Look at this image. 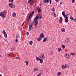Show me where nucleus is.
Instances as JSON below:
<instances>
[{
	"label": "nucleus",
	"mask_w": 76,
	"mask_h": 76,
	"mask_svg": "<svg viewBox=\"0 0 76 76\" xmlns=\"http://www.w3.org/2000/svg\"><path fill=\"white\" fill-rule=\"evenodd\" d=\"M36 60L37 61H39V58L37 57L36 58Z\"/></svg>",
	"instance_id": "nucleus-24"
},
{
	"label": "nucleus",
	"mask_w": 76,
	"mask_h": 76,
	"mask_svg": "<svg viewBox=\"0 0 76 76\" xmlns=\"http://www.w3.org/2000/svg\"><path fill=\"white\" fill-rule=\"evenodd\" d=\"M72 3H74L75 2V0H72Z\"/></svg>",
	"instance_id": "nucleus-35"
},
{
	"label": "nucleus",
	"mask_w": 76,
	"mask_h": 76,
	"mask_svg": "<svg viewBox=\"0 0 76 76\" xmlns=\"http://www.w3.org/2000/svg\"><path fill=\"white\" fill-rule=\"evenodd\" d=\"M39 60L42 59H43V57H42V56H39Z\"/></svg>",
	"instance_id": "nucleus-17"
},
{
	"label": "nucleus",
	"mask_w": 76,
	"mask_h": 76,
	"mask_svg": "<svg viewBox=\"0 0 76 76\" xmlns=\"http://www.w3.org/2000/svg\"><path fill=\"white\" fill-rule=\"evenodd\" d=\"M0 76H2V75H1L0 74Z\"/></svg>",
	"instance_id": "nucleus-53"
},
{
	"label": "nucleus",
	"mask_w": 76,
	"mask_h": 76,
	"mask_svg": "<svg viewBox=\"0 0 76 76\" xmlns=\"http://www.w3.org/2000/svg\"><path fill=\"white\" fill-rule=\"evenodd\" d=\"M71 55H72V56H75V53H71Z\"/></svg>",
	"instance_id": "nucleus-27"
},
{
	"label": "nucleus",
	"mask_w": 76,
	"mask_h": 76,
	"mask_svg": "<svg viewBox=\"0 0 76 76\" xmlns=\"http://www.w3.org/2000/svg\"><path fill=\"white\" fill-rule=\"evenodd\" d=\"M27 35H29V32H27Z\"/></svg>",
	"instance_id": "nucleus-46"
},
{
	"label": "nucleus",
	"mask_w": 76,
	"mask_h": 76,
	"mask_svg": "<svg viewBox=\"0 0 76 76\" xmlns=\"http://www.w3.org/2000/svg\"><path fill=\"white\" fill-rule=\"evenodd\" d=\"M61 31L62 32H65V29L64 28H62Z\"/></svg>",
	"instance_id": "nucleus-15"
},
{
	"label": "nucleus",
	"mask_w": 76,
	"mask_h": 76,
	"mask_svg": "<svg viewBox=\"0 0 76 76\" xmlns=\"http://www.w3.org/2000/svg\"><path fill=\"white\" fill-rule=\"evenodd\" d=\"M2 56H1V55H0V57H2Z\"/></svg>",
	"instance_id": "nucleus-50"
},
{
	"label": "nucleus",
	"mask_w": 76,
	"mask_h": 76,
	"mask_svg": "<svg viewBox=\"0 0 76 76\" xmlns=\"http://www.w3.org/2000/svg\"><path fill=\"white\" fill-rule=\"evenodd\" d=\"M25 23V22H24L23 24H22L21 26H23V25H24V24Z\"/></svg>",
	"instance_id": "nucleus-43"
},
{
	"label": "nucleus",
	"mask_w": 76,
	"mask_h": 76,
	"mask_svg": "<svg viewBox=\"0 0 76 76\" xmlns=\"http://www.w3.org/2000/svg\"><path fill=\"white\" fill-rule=\"evenodd\" d=\"M30 2L31 1V0H30Z\"/></svg>",
	"instance_id": "nucleus-55"
},
{
	"label": "nucleus",
	"mask_w": 76,
	"mask_h": 76,
	"mask_svg": "<svg viewBox=\"0 0 76 76\" xmlns=\"http://www.w3.org/2000/svg\"><path fill=\"white\" fill-rule=\"evenodd\" d=\"M37 76H41V73H39V74H38L37 75Z\"/></svg>",
	"instance_id": "nucleus-40"
},
{
	"label": "nucleus",
	"mask_w": 76,
	"mask_h": 76,
	"mask_svg": "<svg viewBox=\"0 0 76 76\" xmlns=\"http://www.w3.org/2000/svg\"><path fill=\"white\" fill-rule=\"evenodd\" d=\"M8 44H9V43H8Z\"/></svg>",
	"instance_id": "nucleus-56"
},
{
	"label": "nucleus",
	"mask_w": 76,
	"mask_h": 76,
	"mask_svg": "<svg viewBox=\"0 0 76 76\" xmlns=\"http://www.w3.org/2000/svg\"><path fill=\"white\" fill-rule=\"evenodd\" d=\"M4 36L5 37V38H6V37H7V34L6 33H5V34H4Z\"/></svg>",
	"instance_id": "nucleus-32"
},
{
	"label": "nucleus",
	"mask_w": 76,
	"mask_h": 76,
	"mask_svg": "<svg viewBox=\"0 0 76 76\" xmlns=\"http://www.w3.org/2000/svg\"><path fill=\"white\" fill-rule=\"evenodd\" d=\"M42 38H44V34L43 33H42L41 34H40L39 38H37V39L38 41H40L41 40Z\"/></svg>",
	"instance_id": "nucleus-4"
},
{
	"label": "nucleus",
	"mask_w": 76,
	"mask_h": 76,
	"mask_svg": "<svg viewBox=\"0 0 76 76\" xmlns=\"http://www.w3.org/2000/svg\"><path fill=\"white\" fill-rule=\"evenodd\" d=\"M33 43V42H32V41H30L29 42V44L30 45H32Z\"/></svg>",
	"instance_id": "nucleus-23"
},
{
	"label": "nucleus",
	"mask_w": 76,
	"mask_h": 76,
	"mask_svg": "<svg viewBox=\"0 0 76 76\" xmlns=\"http://www.w3.org/2000/svg\"><path fill=\"white\" fill-rule=\"evenodd\" d=\"M50 54H53V51H50Z\"/></svg>",
	"instance_id": "nucleus-41"
},
{
	"label": "nucleus",
	"mask_w": 76,
	"mask_h": 76,
	"mask_svg": "<svg viewBox=\"0 0 76 76\" xmlns=\"http://www.w3.org/2000/svg\"><path fill=\"white\" fill-rule=\"evenodd\" d=\"M44 1L45 3H49V1H50V0H45Z\"/></svg>",
	"instance_id": "nucleus-13"
},
{
	"label": "nucleus",
	"mask_w": 76,
	"mask_h": 76,
	"mask_svg": "<svg viewBox=\"0 0 76 76\" xmlns=\"http://www.w3.org/2000/svg\"><path fill=\"white\" fill-rule=\"evenodd\" d=\"M37 10L38 11V12L39 13H40L41 12V9L39 7H37Z\"/></svg>",
	"instance_id": "nucleus-11"
},
{
	"label": "nucleus",
	"mask_w": 76,
	"mask_h": 76,
	"mask_svg": "<svg viewBox=\"0 0 76 76\" xmlns=\"http://www.w3.org/2000/svg\"><path fill=\"white\" fill-rule=\"evenodd\" d=\"M50 4H51V0H50Z\"/></svg>",
	"instance_id": "nucleus-44"
},
{
	"label": "nucleus",
	"mask_w": 76,
	"mask_h": 76,
	"mask_svg": "<svg viewBox=\"0 0 76 76\" xmlns=\"http://www.w3.org/2000/svg\"><path fill=\"white\" fill-rule=\"evenodd\" d=\"M59 23H62V21H61V20H59Z\"/></svg>",
	"instance_id": "nucleus-36"
},
{
	"label": "nucleus",
	"mask_w": 76,
	"mask_h": 76,
	"mask_svg": "<svg viewBox=\"0 0 76 76\" xmlns=\"http://www.w3.org/2000/svg\"><path fill=\"white\" fill-rule=\"evenodd\" d=\"M61 48H58V50L59 51V52H60V51H61Z\"/></svg>",
	"instance_id": "nucleus-33"
},
{
	"label": "nucleus",
	"mask_w": 76,
	"mask_h": 76,
	"mask_svg": "<svg viewBox=\"0 0 76 76\" xmlns=\"http://www.w3.org/2000/svg\"><path fill=\"white\" fill-rule=\"evenodd\" d=\"M62 47L64 49L65 48V46H64V45H62Z\"/></svg>",
	"instance_id": "nucleus-31"
},
{
	"label": "nucleus",
	"mask_w": 76,
	"mask_h": 76,
	"mask_svg": "<svg viewBox=\"0 0 76 76\" xmlns=\"http://www.w3.org/2000/svg\"><path fill=\"white\" fill-rule=\"evenodd\" d=\"M46 41H47V38L45 37L43 39V42H46Z\"/></svg>",
	"instance_id": "nucleus-12"
},
{
	"label": "nucleus",
	"mask_w": 76,
	"mask_h": 76,
	"mask_svg": "<svg viewBox=\"0 0 76 76\" xmlns=\"http://www.w3.org/2000/svg\"><path fill=\"white\" fill-rule=\"evenodd\" d=\"M53 16L55 17H56L57 16V15H56V13L55 12H53Z\"/></svg>",
	"instance_id": "nucleus-30"
},
{
	"label": "nucleus",
	"mask_w": 76,
	"mask_h": 76,
	"mask_svg": "<svg viewBox=\"0 0 76 76\" xmlns=\"http://www.w3.org/2000/svg\"><path fill=\"white\" fill-rule=\"evenodd\" d=\"M56 1H59V0H55Z\"/></svg>",
	"instance_id": "nucleus-47"
},
{
	"label": "nucleus",
	"mask_w": 76,
	"mask_h": 76,
	"mask_svg": "<svg viewBox=\"0 0 76 76\" xmlns=\"http://www.w3.org/2000/svg\"><path fill=\"white\" fill-rule=\"evenodd\" d=\"M7 13L6 11L4 10L2 12H0V16H1V17H2L3 18H5V17H6V15Z\"/></svg>",
	"instance_id": "nucleus-3"
},
{
	"label": "nucleus",
	"mask_w": 76,
	"mask_h": 76,
	"mask_svg": "<svg viewBox=\"0 0 76 76\" xmlns=\"http://www.w3.org/2000/svg\"><path fill=\"white\" fill-rule=\"evenodd\" d=\"M61 72H58L57 74V76H59L61 75Z\"/></svg>",
	"instance_id": "nucleus-18"
},
{
	"label": "nucleus",
	"mask_w": 76,
	"mask_h": 76,
	"mask_svg": "<svg viewBox=\"0 0 76 76\" xmlns=\"http://www.w3.org/2000/svg\"><path fill=\"white\" fill-rule=\"evenodd\" d=\"M60 20H61V21H62L63 20V18H62V17H60L59 18Z\"/></svg>",
	"instance_id": "nucleus-25"
},
{
	"label": "nucleus",
	"mask_w": 76,
	"mask_h": 76,
	"mask_svg": "<svg viewBox=\"0 0 76 76\" xmlns=\"http://www.w3.org/2000/svg\"><path fill=\"white\" fill-rule=\"evenodd\" d=\"M2 33H3L4 34H5L6 33V31H5L4 30L3 31Z\"/></svg>",
	"instance_id": "nucleus-28"
},
{
	"label": "nucleus",
	"mask_w": 76,
	"mask_h": 76,
	"mask_svg": "<svg viewBox=\"0 0 76 76\" xmlns=\"http://www.w3.org/2000/svg\"><path fill=\"white\" fill-rule=\"evenodd\" d=\"M70 19H71V20H74V18H73L72 17H70Z\"/></svg>",
	"instance_id": "nucleus-26"
},
{
	"label": "nucleus",
	"mask_w": 76,
	"mask_h": 76,
	"mask_svg": "<svg viewBox=\"0 0 76 76\" xmlns=\"http://www.w3.org/2000/svg\"><path fill=\"white\" fill-rule=\"evenodd\" d=\"M33 29V27L32 26V24L30 25L29 26V30H30V31H32V29Z\"/></svg>",
	"instance_id": "nucleus-9"
},
{
	"label": "nucleus",
	"mask_w": 76,
	"mask_h": 76,
	"mask_svg": "<svg viewBox=\"0 0 76 76\" xmlns=\"http://www.w3.org/2000/svg\"><path fill=\"white\" fill-rule=\"evenodd\" d=\"M38 69L37 68H34L33 70V72H37V71H38Z\"/></svg>",
	"instance_id": "nucleus-14"
},
{
	"label": "nucleus",
	"mask_w": 76,
	"mask_h": 76,
	"mask_svg": "<svg viewBox=\"0 0 76 76\" xmlns=\"http://www.w3.org/2000/svg\"><path fill=\"white\" fill-rule=\"evenodd\" d=\"M73 21H74V22H75L76 23V18H75V19H74Z\"/></svg>",
	"instance_id": "nucleus-38"
},
{
	"label": "nucleus",
	"mask_w": 76,
	"mask_h": 76,
	"mask_svg": "<svg viewBox=\"0 0 76 76\" xmlns=\"http://www.w3.org/2000/svg\"><path fill=\"white\" fill-rule=\"evenodd\" d=\"M31 0V1H34V0Z\"/></svg>",
	"instance_id": "nucleus-54"
},
{
	"label": "nucleus",
	"mask_w": 76,
	"mask_h": 76,
	"mask_svg": "<svg viewBox=\"0 0 76 76\" xmlns=\"http://www.w3.org/2000/svg\"><path fill=\"white\" fill-rule=\"evenodd\" d=\"M41 18H42V16L40 15H38L34 18V19H35V20L37 21L38 19H41Z\"/></svg>",
	"instance_id": "nucleus-5"
},
{
	"label": "nucleus",
	"mask_w": 76,
	"mask_h": 76,
	"mask_svg": "<svg viewBox=\"0 0 76 76\" xmlns=\"http://www.w3.org/2000/svg\"><path fill=\"white\" fill-rule=\"evenodd\" d=\"M66 15H67V16H68V15H69V14H66Z\"/></svg>",
	"instance_id": "nucleus-52"
},
{
	"label": "nucleus",
	"mask_w": 76,
	"mask_h": 76,
	"mask_svg": "<svg viewBox=\"0 0 76 76\" xmlns=\"http://www.w3.org/2000/svg\"><path fill=\"white\" fill-rule=\"evenodd\" d=\"M15 58H16V59H17V60H18V59H20V58L19 57H18H18H16Z\"/></svg>",
	"instance_id": "nucleus-42"
},
{
	"label": "nucleus",
	"mask_w": 76,
	"mask_h": 76,
	"mask_svg": "<svg viewBox=\"0 0 76 76\" xmlns=\"http://www.w3.org/2000/svg\"><path fill=\"white\" fill-rule=\"evenodd\" d=\"M28 3H30V2H31V1H28Z\"/></svg>",
	"instance_id": "nucleus-48"
},
{
	"label": "nucleus",
	"mask_w": 76,
	"mask_h": 76,
	"mask_svg": "<svg viewBox=\"0 0 76 76\" xmlns=\"http://www.w3.org/2000/svg\"><path fill=\"white\" fill-rule=\"evenodd\" d=\"M39 61H40V63H41V64H42V63H43V60H42V59H39Z\"/></svg>",
	"instance_id": "nucleus-21"
},
{
	"label": "nucleus",
	"mask_w": 76,
	"mask_h": 76,
	"mask_svg": "<svg viewBox=\"0 0 76 76\" xmlns=\"http://www.w3.org/2000/svg\"><path fill=\"white\" fill-rule=\"evenodd\" d=\"M11 51H12V48H11Z\"/></svg>",
	"instance_id": "nucleus-51"
},
{
	"label": "nucleus",
	"mask_w": 76,
	"mask_h": 76,
	"mask_svg": "<svg viewBox=\"0 0 76 76\" xmlns=\"http://www.w3.org/2000/svg\"><path fill=\"white\" fill-rule=\"evenodd\" d=\"M16 43H17L18 42V39H16L15 40V42Z\"/></svg>",
	"instance_id": "nucleus-37"
},
{
	"label": "nucleus",
	"mask_w": 76,
	"mask_h": 76,
	"mask_svg": "<svg viewBox=\"0 0 76 76\" xmlns=\"http://www.w3.org/2000/svg\"><path fill=\"white\" fill-rule=\"evenodd\" d=\"M34 21L35 22L34 25L35 26V28L36 26H37L38 25V21L37 20H35V19L34 20Z\"/></svg>",
	"instance_id": "nucleus-8"
},
{
	"label": "nucleus",
	"mask_w": 76,
	"mask_h": 76,
	"mask_svg": "<svg viewBox=\"0 0 76 76\" xmlns=\"http://www.w3.org/2000/svg\"><path fill=\"white\" fill-rule=\"evenodd\" d=\"M64 18L66 23H67V22H69V19L68 18V17H67V16H66Z\"/></svg>",
	"instance_id": "nucleus-7"
},
{
	"label": "nucleus",
	"mask_w": 76,
	"mask_h": 76,
	"mask_svg": "<svg viewBox=\"0 0 76 76\" xmlns=\"http://www.w3.org/2000/svg\"><path fill=\"white\" fill-rule=\"evenodd\" d=\"M20 37L18 35H17L16 36V39H18V38H19Z\"/></svg>",
	"instance_id": "nucleus-22"
},
{
	"label": "nucleus",
	"mask_w": 76,
	"mask_h": 76,
	"mask_svg": "<svg viewBox=\"0 0 76 76\" xmlns=\"http://www.w3.org/2000/svg\"><path fill=\"white\" fill-rule=\"evenodd\" d=\"M34 13V11H33L31 14L29 13L27 16V19L28 20H31L32 17L33 16Z\"/></svg>",
	"instance_id": "nucleus-2"
},
{
	"label": "nucleus",
	"mask_w": 76,
	"mask_h": 76,
	"mask_svg": "<svg viewBox=\"0 0 76 76\" xmlns=\"http://www.w3.org/2000/svg\"><path fill=\"white\" fill-rule=\"evenodd\" d=\"M4 40H5V39H4Z\"/></svg>",
	"instance_id": "nucleus-57"
},
{
	"label": "nucleus",
	"mask_w": 76,
	"mask_h": 76,
	"mask_svg": "<svg viewBox=\"0 0 76 76\" xmlns=\"http://www.w3.org/2000/svg\"><path fill=\"white\" fill-rule=\"evenodd\" d=\"M69 67V65L66 64L65 65L62 66L61 67L62 69H64L65 68H68Z\"/></svg>",
	"instance_id": "nucleus-6"
},
{
	"label": "nucleus",
	"mask_w": 76,
	"mask_h": 76,
	"mask_svg": "<svg viewBox=\"0 0 76 76\" xmlns=\"http://www.w3.org/2000/svg\"><path fill=\"white\" fill-rule=\"evenodd\" d=\"M34 4V1H31V2H30V4H31V5H32V4Z\"/></svg>",
	"instance_id": "nucleus-29"
},
{
	"label": "nucleus",
	"mask_w": 76,
	"mask_h": 76,
	"mask_svg": "<svg viewBox=\"0 0 76 76\" xmlns=\"http://www.w3.org/2000/svg\"><path fill=\"white\" fill-rule=\"evenodd\" d=\"M16 13H15V12H14L12 14V16H13V17H16Z\"/></svg>",
	"instance_id": "nucleus-16"
},
{
	"label": "nucleus",
	"mask_w": 76,
	"mask_h": 76,
	"mask_svg": "<svg viewBox=\"0 0 76 76\" xmlns=\"http://www.w3.org/2000/svg\"><path fill=\"white\" fill-rule=\"evenodd\" d=\"M54 7H53V8L52 9V11H53V12H54Z\"/></svg>",
	"instance_id": "nucleus-39"
},
{
	"label": "nucleus",
	"mask_w": 76,
	"mask_h": 76,
	"mask_svg": "<svg viewBox=\"0 0 76 76\" xmlns=\"http://www.w3.org/2000/svg\"><path fill=\"white\" fill-rule=\"evenodd\" d=\"M25 62L26 63V65L27 66L28 65V63H29V62H28V61H26Z\"/></svg>",
	"instance_id": "nucleus-34"
},
{
	"label": "nucleus",
	"mask_w": 76,
	"mask_h": 76,
	"mask_svg": "<svg viewBox=\"0 0 76 76\" xmlns=\"http://www.w3.org/2000/svg\"><path fill=\"white\" fill-rule=\"evenodd\" d=\"M62 15L64 16V17L65 18V17L67 16V15H66V14H65V12H64L63 11L62 12Z\"/></svg>",
	"instance_id": "nucleus-10"
},
{
	"label": "nucleus",
	"mask_w": 76,
	"mask_h": 76,
	"mask_svg": "<svg viewBox=\"0 0 76 76\" xmlns=\"http://www.w3.org/2000/svg\"><path fill=\"white\" fill-rule=\"evenodd\" d=\"M66 58L68 59L69 58V55H67V54H66Z\"/></svg>",
	"instance_id": "nucleus-20"
},
{
	"label": "nucleus",
	"mask_w": 76,
	"mask_h": 76,
	"mask_svg": "<svg viewBox=\"0 0 76 76\" xmlns=\"http://www.w3.org/2000/svg\"><path fill=\"white\" fill-rule=\"evenodd\" d=\"M13 0H9V2H11V3L9 4V6L11 8H13L15 7V4H13Z\"/></svg>",
	"instance_id": "nucleus-1"
},
{
	"label": "nucleus",
	"mask_w": 76,
	"mask_h": 76,
	"mask_svg": "<svg viewBox=\"0 0 76 76\" xmlns=\"http://www.w3.org/2000/svg\"><path fill=\"white\" fill-rule=\"evenodd\" d=\"M13 53H10L9 54V56H10V57H12V56H13Z\"/></svg>",
	"instance_id": "nucleus-19"
},
{
	"label": "nucleus",
	"mask_w": 76,
	"mask_h": 76,
	"mask_svg": "<svg viewBox=\"0 0 76 76\" xmlns=\"http://www.w3.org/2000/svg\"><path fill=\"white\" fill-rule=\"evenodd\" d=\"M60 4H62V2H60Z\"/></svg>",
	"instance_id": "nucleus-49"
},
{
	"label": "nucleus",
	"mask_w": 76,
	"mask_h": 76,
	"mask_svg": "<svg viewBox=\"0 0 76 76\" xmlns=\"http://www.w3.org/2000/svg\"><path fill=\"white\" fill-rule=\"evenodd\" d=\"M42 57H43V58H45V56H44V55H43Z\"/></svg>",
	"instance_id": "nucleus-45"
}]
</instances>
